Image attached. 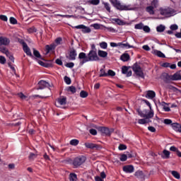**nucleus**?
<instances>
[{"mask_svg": "<svg viewBox=\"0 0 181 181\" xmlns=\"http://www.w3.org/2000/svg\"><path fill=\"white\" fill-rule=\"evenodd\" d=\"M1 21H4V22H8V17L5 15H0Z\"/></svg>", "mask_w": 181, "mask_h": 181, "instance_id": "4d7b16f0", "label": "nucleus"}, {"mask_svg": "<svg viewBox=\"0 0 181 181\" xmlns=\"http://www.w3.org/2000/svg\"><path fill=\"white\" fill-rule=\"evenodd\" d=\"M171 127L174 131L176 132H180L181 133V125L179 123H173L171 124Z\"/></svg>", "mask_w": 181, "mask_h": 181, "instance_id": "2eb2a0df", "label": "nucleus"}, {"mask_svg": "<svg viewBox=\"0 0 181 181\" xmlns=\"http://www.w3.org/2000/svg\"><path fill=\"white\" fill-rule=\"evenodd\" d=\"M11 40L6 37H0V46H8Z\"/></svg>", "mask_w": 181, "mask_h": 181, "instance_id": "1a4fd4ad", "label": "nucleus"}, {"mask_svg": "<svg viewBox=\"0 0 181 181\" xmlns=\"http://www.w3.org/2000/svg\"><path fill=\"white\" fill-rule=\"evenodd\" d=\"M80 97H81V98H87V97H88V93L84 90H82L80 93Z\"/></svg>", "mask_w": 181, "mask_h": 181, "instance_id": "a19ab883", "label": "nucleus"}, {"mask_svg": "<svg viewBox=\"0 0 181 181\" xmlns=\"http://www.w3.org/2000/svg\"><path fill=\"white\" fill-rule=\"evenodd\" d=\"M104 7L107 11V12H111V6H110V4L108 3H103Z\"/></svg>", "mask_w": 181, "mask_h": 181, "instance_id": "79ce46f5", "label": "nucleus"}, {"mask_svg": "<svg viewBox=\"0 0 181 181\" xmlns=\"http://www.w3.org/2000/svg\"><path fill=\"white\" fill-rule=\"evenodd\" d=\"M118 148L119 151H125V149H127V146L124 144H120Z\"/></svg>", "mask_w": 181, "mask_h": 181, "instance_id": "680f3d73", "label": "nucleus"}, {"mask_svg": "<svg viewBox=\"0 0 181 181\" xmlns=\"http://www.w3.org/2000/svg\"><path fill=\"white\" fill-rule=\"evenodd\" d=\"M18 97H20V98H21V100H29V98H28V96L23 95V93H18Z\"/></svg>", "mask_w": 181, "mask_h": 181, "instance_id": "a18cd8bd", "label": "nucleus"}, {"mask_svg": "<svg viewBox=\"0 0 181 181\" xmlns=\"http://www.w3.org/2000/svg\"><path fill=\"white\" fill-rule=\"evenodd\" d=\"M78 58L80 60V66H83L85 63H88V62H99L100 60V57L97 54L96 50H90L88 54L85 52H81Z\"/></svg>", "mask_w": 181, "mask_h": 181, "instance_id": "f257e3e1", "label": "nucleus"}, {"mask_svg": "<svg viewBox=\"0 0 181 181\" xmlns=\"http://www.w3.org/2000/svg\"><path fill=\"white\" fill-rule=\"evenodd\" d=\"M37 156L36 154H35L33 153H30V156H29V159H30V160H33L34 159H36Z\"/></svg>", "mask_w": 181, "mask_h": 181, "instance_id": "8fccbe9b", "label": "nucleus"}, {"mask_svg": "<svg viewBox=\"0 0 181 181\" xmlns=\"http://www.w3.org/2000/svg\"><path fill=\"white\" fill-rule=\"evenodd\" d=\"M85 146L86 148H88L89 149H94V148H98V146H97V144H94L93 143H85Z\"/></svg>", "mask_w": 181, "mask_h": 181, "instance_id": "393cba45", "label": "nucleus"}, {"mask_svg": "<svg viewBox=\"0 0 181 181\" xmlns=\"http://www.w3.org/2000/svg\"><path fill=\"white\" fill-rule=\"evenodd\" d=\"M6 63V59L4 56H0V64H5Z\"/></svg>", "mask_w": 181, "mask_h": 181, "instance_id": "09e8293b", "label": "nucleus"}, {"mask_svg": "<svg viewBox=\"0 0 181 181\" xmlns=\"http://www.w3.org/2000/svg\"><path fill=\"white\" fill-rule=\"evenodd\" d=\"M66 101V98H60L57 100V104H59V105H65Z\"/></svg>", "mask_w": 181, "mask_h": 181, "instance_id": "cd10ccee", "label": "nucleus"}, {"mask_svg": "<svg viewBox=\"0 0 181 181\" xmlns=\"http://www.w3.org/2000/svg\"><path fill=\"white\" fill-rule=\"evenodd\" d=\"M170 29H171V30H177V29H179V26L176 24H173L170 25Z\"/></svg>", "mask_w": 181, "mask_h": 181, "instance_id": "864d4df0", "label": "nucleus"}, {"mask_svg": "<svg viewBox=\"0 0 181 181\" xmlns=\"http://www.w3.org/2000/svg\"><path fill=\"white\" fill-rule=\"evenodd\" d=\"M79 141L77 139H72L70 141V145H72L73 146H77L79 144Z\"/></svg>", "mask_w": 181, "mask_h": 181, "instance_id": "4c0bfd02", "label": "nucleus"}, {"mask_svg": "<svg viewBox=\"0 0 181 181\" xmlns=\"http://www.w3.org/2000/svg\"><path fill=\"white\" fill-rule=\"evenodd\" d=\"M10 23L12 24V25H16V23H18V21L13 18V17H11L10 18Z\"/></svg>", "mask_w": 181, "mask_h": 181, "instance_id": "603ef678", "label": "nucleus"}, {"mask_svg": "<svg viewBox=\"0 0 181 181\" xmlns=\"http://www.w3.org/2000/svg\"><path fill=\"white\" fill-rule=\"evenodd\" d=\"M171 80H181V75L179 73H175L170 77Z\"/></svg>", "mask_w": 181, "mask_h": 181, "instance_id": "bb28decb", "label": "nucleus"}, {"mask_svg": "<svg viewBox=\"0 0 181 181\" xmlns=\"http://www.w3.org/2000/svg\"><path fill=\"white\" fill-rule=\"evenodd\" d=\"M76 57H77V51L76 49H71L69 52V59L76 60Z\"/></svg>", "mask_w": 181, "mask_h": 181, "instance_id": "a211bd4d", "label": "nucleus"}, {"mask_svg": "<svg viewBox=\"0 0 181 181\" xmlns=\"http://www.w3.org/2000/svg\"><path fill=\"white\" fill-rule=\"evenodd\" d=\"M67 90H68V91H70L71 93H72L73 94H74V93H76V87H74V86H69V87L67 88Z\"/></svg>", "mask_w": 181, "mask_h": 181, "instance_id": "de8ad7c7", "label": "nucleus"}, {"mask_svg": "<svg viewBox=\"0 0 181 181\" xmlns=\"http://www.w3.org/2000/svg\"><path fill=\"white\" fill-rule=\"evenodd\" d=\"M66 67H68V69H73V67H74V63L69 62L66 64Z\"/></svg>", "mask_w": 181, "mask_h": 181, "instance_id": "bf43d9fd", "label": "nucleus"}, {"mask_svg": "<svg viewBox=\"0 0 181 181\" xmlns=\"http://www.w3.org/2000/svg\"><path fill=\"white\" fill-rule=\"evenodd\" d=\"M159 12L162 16H165V18H170V16H175V11L170 8H160Z\"/></svg>", "mask_w": 181, "mask_h": 181, "instance_id": "7ed1b4c3", "label": "nucleus"}, {"mask_svg": "<svg viewBox=\"0 0 181 181\" xmlns=\"http://www.w3.org/2000/svg\"><path fill=\"white\" fill-rule=\"evenodd\" d=\"M99 77H107V72H105V69H101L100 70Z\"/></svg>", "mask_w": 181, "mask_h": 181, "instance_id": "c9c22d12", "label": "nucleus"}, {"mask_svg": "<svg viewBox=\"0 0 181 181\" xmlns=\"http://www.w3.org/2000/svg\"><path fill=\"white\" fill-rule=\"evenodd\" d=\"M150 6L156 8H158L159 6V0H153Z\"/></svg>", "mask_w": 181, "mask_h": 181, "instance_id": "2f4dec72", "label": "nucleus"}, {"mask_svg": "<svg viewBox=\"0 0 181 181\" xmlns=\"http://www.w3.org/2000/svg\"><path fill=\"white\" fill-rule=\"evenodd\" d=\"M99 46H100V49L105 50L108 47V43H107L105 42H101L99 43Z\"/></svg>", "mask_w": 181, "mask_h": 181, "instance_id": "c756f323", "label": "nucleus"}, {"mask_svg": "<svg viewBox=\"0 0 181 181\" xmlns=\"http://www.w3.org/2000/svg\"><path fill=\"white\" fill-rule=\"evenodd\" d=\"M23 49L27 56L32 57V52H30V48L28 47V44L25 42L23 43Z\"/></svg>", "mask_w": 181, "mask_h": 181, "instance_id": "9b49d317", "label": "nucleus"}, {"mask_svg": "<svg viewBox=\"0 0 181 181\" xmlns=\"http://www.w3.org/2000/svg\"><path fill=\"white\" fill-rule=\"evenodd\" d=\"M156 97V93L153 90H148L146 92V98L153 100Z\"/></svg>", "mask_w": 181, "mask_h": 181, "instance_id": "ddd939ff", "label": "nucleus"}, {"mask_svg": "<svg viewBox=\"0 0 181 181\" xmlns=\"http://www.w3.org/2000/svg\"><path fill=\"white\" fill-rule=\"evenodd\" d=\"M171 175L175 177V179H180V174L176 171V170H173L171 171Z\"/></svg>", "mask_w": 181, "mask_h": 181, "instance_id": "c85d7f7f", "label": "nucleus"}, {"mask_svg": "<svg viewBox=\"0 0 181 181\" xmlns=\"http://www.w3.org/2000/svg\"><path fill=\"white\" fill-rule=\"evenodd\" d=\"M84 162H86V158L83 156H81L75 158L72 163L74 168H78V166H81Z\"/></svg>", "mask_w": 181, "mask_h": 181, "instance_id": "20e7f679", "label": "nucleus"}, {"mask_svg": "<svg viewBox=\"0 0 181 181\" xmlns=\"http://www.w3.org/2000/svg\"><path fill=\"white\" fill-rule=\"evenodd\" d=\"M129 59H131V57L128 53H124L120 57V60H122V62H129Z\"/></svg>", "mask_w": 181, "mask_h": 181, "instance_id": "412c9836", "label": "nucleus"}, {"mask_svg": "<svg viewBox=\"0 0 181 181\" xmlns=\"http://www.w3.org/2000/svg\"><path fill=\"white\" fill-rule=\"evenodd\" d=\"M148 119H139L138 120V123L140 124L141 125H144L145 124H148V122H149L148 120Z\"/></svg>", "mask_w": 181, "mask_h": 181, "instance_id": "ea45409f", "label": "nucleus"}, {"mask_svg": "<svg viewBox=\"0 0 181 181\" xmlns=\"http://www.w3.org/2000/svg\"><path fill=\"white\" fill-rule=\"evenodd\" d=\"M98 56L99 57H102L103 59H105V57H107V56H108V52H107L104 50L98 49Z\"/></svg>", "mask_w": 181, "mask_h": 181, "instance_id": "f3484780", "label": "nucleus"}, {"mask_svg": "<svg viewBox=\"0 0 181 181\" xmlns=\"http://www.w3.org/2000/svg\"><path fill=\"white\" fill-rule=\"evenodd\" d=\"M165 29H166V27L162 24L158 25L156 27L157 32L162 33V32H165Z\"/></svg>", "mask_w": 181, "mask_h": 181, "instance_id": "a878e982", "label": "nucleus"}, {"mask_svg": "<svg viewBox=\"0 0 181 181\" xmlns=\"http://www.w3.org/2000/svg\"><path fill=\"white\" fill-rule=\"evenodd\" d=\"M137 112L139 115H140L141 118H145L146 119L153 118V110H151L150 111H148L147 110H144L143 111L138 110Z\"/></svg>", "mask_w": 181, "mask_h": 181, "instance_id": "f03ea898", "label": "nucleus"}, {"mask_svg": "<svg viewBox=\"0 0 181 181\" xmlns=\"http://www.w3.org/2000/svg\"><path fill=\"white\" fill-rule=\"evenodd\" d=\"M155 9H156V8L153 7V6H148L146 8V11L152 16L155 15Z\"/></svg>", "mask_w": 181, "mask_h": 181, "instance_id": "6ab92c4d", "label": "nucleus"}, {"mask_svg": "<svg viewBox=\"0 0 181 181\" xmlns=\"http://www.w3.org/2000/svg\"><path fill=\"white\" fill-rule=\"evenodd\" d=\"M8 59L13 63L15 62V58L13 57V55L11 54V52H8V54L6 55Z\"/></svg>", "mask_w": 181, "mask_h": 181, "instance_id": "6e6d98bb", "label": "nucleus"}, {"mask_svg": "<svg viewBox=\"0 0 181 181\" xmlns=\"http://www.w3.org/2000/svg\"><path fill=\"white\" fill-rule=\"evenodd\" d=\"M170 157V152H169V151L168 150H164L163 151V154L161 155V158H163V159H169Z\"/></svg>", "mask_w": 181, "mask_h": 181, "instance_id": "5701e85b", "label": "nucleus"}, {"mask_svg": "<svg viewBox=\"0 0 181 181\" xmlns=\"http://www.w3.org/2000/svg\"><path fill=\"white\" fill-rule=\"evenodd\" d=\"M133 71L135 73L136 75L138 76V77H141V78H144V71H142V68L138 64H135L133 66Z\"/></svg>", "mask_w": 181, "mask_h": 181, "instance_id": "39448f33", "label": "nucleus"}, {"mask_svg": "<svg viewBox=\"0 0 181 181\" xmlns=\"http://www.w3.org/2000/svg\"><path fill=\"white\" fill-rule=\"evenodd\" d=\"M143 30L146 32V33H149L151 32V28L148 25H144Z\"/></svg>", "mask_w": 181, "mask_h": 181, "instance_id": "49530a36", "label": "nucleus"}, {"mask_svg": "<svg viewBox=\"0 0 181 181\" xmlns=\"http://www.w3.org/2000/svg\"><path fill=\"white\" fill-rule=\"evenodd\" d=\"M36 32H37V30H36V28H34V27H32V28L28 29V33H35Z\"/></svg>", "mask_w": 181, "mask_h": 181, "instance_id": "052dcab7", "label": "nucleus"}, {"mask_svg": "<svg viewBox=\"0 0 181 181\" xmlns=\"http://www.w3.org/2000/svg\"><path fill=\"white\" fill-rule=\"evenodd\" d=\"M122 74H126L127 77H131L132 76V71H128V66H122Z\"/></svg>", "mask_w": 181, "mask_h": 181, "instance_id": "f8f14e48", "label": "nucleus"}, {"mask_svg": "<svg viewBox=\"0 0 181 181\" xmlns=\"http://www.w3.org/2000/svg\"><path fill=\"white\" fill-rule=\"evenodd\" d=\"M76 29H81L83 33H90L91 28L87 27L83 24L75 26Z\"/></svg>", "mask_w": 181, "mask_h": 181, "instance_id": "0eeeda50", "label": "nucleus"}, {"mask_svg": "<svg viewBox=\"0 0 181 181\" xmlns=\"http://www.w3.org/2000/svg\"><path fill=\"white\" fill-rule=\"evenodd\" d=\"M152 54H155V56H158V57H162L163 59H165V57H166V56H165V54H163V52H162L159 50L153 49L152 51Z\"/></svg>", "mask_w": 181, "mask_h": 181, "instance_id": "dca6fc26", "label": "nucleus"}, {"mask_svg": "<svg viewBox=\"0 0 181 181\" xmlns=\"http://www.w3.org/2000/svg\"><path fill=\"white\" fill-rule=\"evenodd\" d=\"M69 180L77 181V175H76L75 173H71L69 175Z\"/></svg>", "mask_w": 181, "mask_h": 181, "instance_id": "72a5a7b5", "label": "nucleus"}, {"mask_svg": "<svg viewBox=\"0 0 181 181\" xmlns=\"http://www.w3.org/2000/svg\"><path fill=\"white\" fill-rule=\"evenodd\" d=\"M100 132L105 134L107 136H110L112 132H114V129H108L107 127H100Z\"/></svg>", "mask_w": 181, "mask_h": 181, "instance_id": "6e6552de", "label": "nucleus"}, {"mask_svg": "<svg viewBox=\"0 0 181 181\" xmlns=\"http://www.w3.org/2000/svg\"><path fill=\"white\" fill-rule=\"evenodd\" d=\"M112 21L115 22L117 25L122 26L124 25V21L119 18H112Z\"/></svg>", "mask_w": 181, "mask_h": 181, "instance_id": "7c9ffc66", "label": "nucleus"}, {"mask_svg": "<svg viewBox=\"0 0 181 181\" xmlns=\"http://www.w3.org/2000/svg\"><path fill=\"white\" fill-rule=\"evenodd\" d=\"M62 37H57L56 40H55V43H56V46L60 45V43H62Z\"/></svg>", "mask_w": 181, "mask_h": 181, "instance_id": "0e129e2a", "label": "nucleus"}, {"mask_svg": "<svg viewBox=\"0 0 181 181\" xmlns=\"http://www.w3.org/2000/svg\"><path fill=\"white\" fill-rule=\"evenodd\" d=\"M33 54L35 57H37V59H41L42 60V55H40V53L39 52V51L36 49H33Z\"/></svg>", "mask_w": 181, "mask_h": 181, "instance_id": "f704fd0d", "label": "nucleus"}, {"mask_svg": "<svg viewBox=\"0 0 181 181\" xmlns=\"http://www.w3.org/2000/svg\"><path fill=\"white\" fill-rule=\"evenodd\" d=\"M0 52L4 54H6V56L9 54V50H8L5 47H0Z\"/></svg>", "mask_w": 181, "mask_h": 181, "instance_id": "473e14b6", "label": "nucleus"}, {"mask_svg": "<svg viewBox=\"0 0 181 181\" xmlns=\"http://www.w3.org/2000/svg\"><path fill=\"white\" fill-rule=\"evenodd\" d=\"M88 3L91 5H98V4H100V0H89Z\"/></svg>", "mask_w": 181, "mask_h": 181, "instance_id": "37998d69", "label": "nucleus"}, {"mask_svg": "<svg viewBox=\"0 0 181 181\" xmlns=\"http://www.w3.org/2000/svg\"><path fill=\"white\" fill-rule=\"evenodd\" d=\"M115 76V71L109 69L107 72V77L110 76V77H114Z\"/></svg>", "mask_w": 181, "mask_h": 181, "instance_id": "58836bf2", "label": "nucleus"}, {"mask_svg": "<svg viewBox=\"0 0 181 181\" xmlns=\"http://www.w3.org/2000/svg\"><path fill=\"white\" fill-rule=\"evenodd\" d=\"M120 48L121 49H134V46L129 45V43L126 42H120Z\"/></svg>", "mask_w": 181, "mask_h": 181, "instance_id": "aec40b11", "label": "nucleus"}, {"mask_svg": "<svg viewBox=\"0 0 181 181\" xmlns=\"http://www.w3.org/2000/svg\"><path fill=\"white\" fill-rule=\"evenodd\" d=\"M111 47H121V42L116 43V42H110Z\"/></svg>", "mask_w": 181, "mask_h": 181, "instance_id": "c03bdc74", "label": "nucleus"}, {"mask_svg": "<svg viewBox=\"0 0 181 181\" xmlns=\"http://www.w3.org/2000/svg\"><path fill=\"white\" fill-rule=\"evenodd\" d=\"M92 28H94V29L98 30L101 26L98 23H94L90 25Z\"/></svg>", "mask_w": 181, "mask_h": 181, "instance_id": "13d9d810", "label": "nucleus"}, {"mask_svg": "<svg viewBox=\"0 0 181 181\" xmlns=\"http://www.w3.org/2000/svg\"><path fill=\"white\" fill-rule=\"evenodd\" d=\"M164 124H165V125H170V124H172V121L169 119H164Z\"/></svg>", "mask_w": 181, "mask_h": 181, "instance_id": "69168bd1", "label": "nucleus"}, {"mask_svg": "<svg viewBox=\"0 0 181 181\" xmlns=\"http://www.w3.org/2000/svg\"><path fill=\"white\" fill-rule=\"evenodd\" d=\"M127 159H128V156H127V154H122L120 156V160L122 162H125V160H127Z\"/></svg>", "mask_w": 181, "mask_h": 181, "instance_id": "3c124183", "label": "nucleus"}, {"mask_svg": "<svg viewBox=\"0 0 181 181\" xmlns=\"http://www.w3.org/2000/svg\"><path fill=\"white\" fill-rule=\"evenodd\" d=\"M56 44H52L50 45H46L45 49L47 50V53H50L52 50H54L56 49Z\"/></svg>", "mask_w": 181, "mask_h": 181, "instance_id": "4be33fe9", "label": "nucleus"}, {"mask_svg": "<svg viewBox=\"0 0 181 181\" xmlns=\"http://www.w3.org/2000/svg\"><path fill=\"white\" fill-rule=\"evenodd\" d=\"M161 67H165V68L170 67V63L164 62V63L161 64Z\"/></svg>", "mask_w": 181, "mask_h": 181, "instance_id": "e2e57ef3", "label": "nucleus"}, {"mask_svg": "<svg viewBox=\"0 0 181 181\" xmlns=\"http://www.w3.org/2000/svg\"><path fill=\"white\" fill-rule=\"evenodd\" d=\"M89 132L91 135H97V130L94 129H90Z\"/></svg>", "mask_w": 181, "mask_h": 181, "instance_id": "338daca9", "label": "nucleus"}, {"mask_svg": "<svg viewBox=\"0 0 181 181\" xmlns=\"http://www.w3.org/2000/svg\"><path fill=\"white\" fill-rule=\"evenodd\" d=\"M95 181H104V180L102 179V177H100V176H96V177H95Z\"/></svg>", "mask_w": 181, "mask_h": 181, "instance_id": "774afa93", "label": "nucleus"}, {"mask_svg": "<svg viewBox=\"0 0 181 181\" xmlns=\"http://www.w3.org/2000/svg\"><path fill=\"white\" fill-rule=\"evenodd\" d=\"M113 6L118 9L119 11H132V8H131L129 6L122 5L119 1H117L115 4H113Z\"/></svg>", "mask_w": 181, "mask_h": 181, "instance_id": "423d86ee", "label": "nucleus"}, {"mask_svg": "<svg viewBox=\"0 0 181 181\" xmlns=\"http://www.w3.org/2000/svg\"><path fill=\"white\" fill-rule=\"evenodd\" d=\"M64 81L66 84H71V79L69 76H64Z\"/></svg>", "mask_w": 181, "mask_h": 181, "instance_id": "5fc2aeb1", "label": "nucleus"}, {"mask_svg": "<svg viewBox=\"0 0 181 181\" xmlns=\"http://www.w3.org/2000/svg\"><path fill=\"white\" fill-rule=\"evenodd\" d=\"M136 177H138V179H144L145 177V175H144V173L141 170H138L135 173Z\"/></svg>", "mask_w": 181, "mask_h": 181, "instance_id": "b1692460", "label": "nucleus"}, {"mask_svg": "<svg viewBox=\"0 0 181 181\" xmlns=\"http://www.w3.org/2000/svg\"><path fill=\"white\" fill-rule=\"evenodd\" d=\"M134 29L142 30L144 29V23H140L136 24L134 26Z\"/></svg>", "mask_w": 181, "mask_h": 181, "instance_id": "e433bc0d", "label": "nucleus"}, {"mask_svg": "<svg viewBox=\"0 0 181 181\" xmlns=\"http://www.w3.org/2000/svg\"><path fill=\"white\" fill-rule=\"evenodd\" d=\"M123 170L125 173H133L134 168L132 165H125L123 167Z\"/></svg>", "mask_w": 181, "mask_h": 181, "instance_id": "4468645a", "label": "nucleus"}, {"mask_svg": "<svg viewBox=\"0 0 181 181\" xmlns=\"http://www.w3.org/2000/svg\"><path fill=\"white\" fill-rule=\"evenodd\" d=\"M38 86H39V88H37V90H43V88H46V87L50 86L49 83H47V81H43V80L40 81L38 82Z\"/></svg>", "mask_w": 181, "mask_h": 181, "instance_id": "9d476101", "label": "nucleus"}]
</instances>
